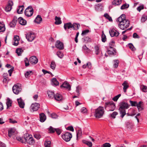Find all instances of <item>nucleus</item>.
I'll return each instance as SVG.
<instances>
[{
    "label": "nucleus",
    "instance_id": "f257e3e1",
    "mask_svg": "<svg viewBox=\"0 0 147 147\" xmlns=\"http://www.w3.org/2000/svg\"><path fill=\"white\" fill-rule=\"evenodd\" d=\"M117 21L119 22L118 26L121 29L125 30L129 26L130 22L126 19V16L124 14H122L117 18Z\"/></svg>",
    "mask_w": 147,
    "mask_h": 147
},
{
    "label": "nucleus",
    "instance_id": "f03ea898",
    "mask_svg": "<svg viewBox=\"0 0 147 147\" xmlns=\"http://www.w3.org/2000/svg\"><path fill=\"white\" fill-rule=\"evenodd\" d=\"M24 140L25 143H27L30 145H33L35 143V140L32 135L27 133L24 135Z\"/></svg>",
    "mask_w": 147,
    "mask_h": 147
},
{
    "label": "nucleus",
    "instance_id": "7ed1b4c3",
    "mask_svg": "<svg viewBox=\"0 0 147 147\" xmlns=\"http://www.w3.org/2000/svg\"><path fill=\"white\" fill-rule=\"evenodd\" d=\"M116 108L115 104L113 101L107 102L104 105L105 109L108 111H113Z\"/></svg>",
    "mask_w": 147,
    "mask_h": 147
},
{
    "label": "nucleus",
    "instance_id": "20e7f679",
    "mask_svg": "<svg viewBox=\"0 0 147 147\" xmlns=\"http://www.w3.org/2000/svg\"><path fill=\"white\" fill-rule=\"evenodd\" d=\"M104 112V107L101 106H99L95 109L94 114V116L96 118H100L103 116Z\"/></svg>",
    "mask_w": 147,
    "mask_h": 147
},
{
    "label": "nucleus",
    "instance_id": "39448f33",
    "mask_svg": "<svg viewBox=\"0 0 147 147\" xmlns=\"http://www.w3.org/2000/svg\"><path fill=\"white\" fill-rule=\"evenodd\" d=\"M22 90L20 84H15L12 88L13 92L16 94H18L20 92H21Z\"/></svg>",
    "mask_w": 147,
    "mask_h": 147
},
{
    "label": "nucleus",
    "instance_id": "423d86ee",
    "mask_svg": "<svg viewBox=\"0 0 147 147\" xmlns=\"http://www.w3.org/2000/svg\"><path fill=\"white\" fill-rule=\"evenodd\" d=\"M62 137L63 140L66 142L69 141L72 137L71 133L69 132H66L62 136Z\"/></svg>",
    "mask_w": 147,
    "mask_h": 147
},
{
    "label": "nucleus",
    "instance_id": "0eeeda50",
    "mask_svg": "<svg viewBox=\"0 0 147 147\" xmlns=\"http://www.w3.org/2000/svg\"><path fill=\"white\" fill-rule=\"evenodd\" d=\"M119 106V109H125L129 108L130 106L127 102H126L124 101H122L120 102Z\"/></svg>",
    "mask_w": 147,
    "mask_h": 147
},
{
    "label": "nucleus",
    "instance_id": "6e6552de",
    "mask_svg": "<svg viewBox=\"0 0 147 147\" xmlns=\"http://www.w3.org/2000/svg\"><path fill=\"white\" fill-rule=\"evenodd\" d=\"M26 37L28 41L32 42L35 38V36L34 33L29 32L26 34Z\"/></svg>",
    "mask_w": 147,
    "mask_h": 147
},
{
    "label": "nucleus",
    "instance_id": "1a4fd4ad",
    "mask_svg": "<svg viewBox=\"0 0 147 147\" xmlns=\"http://www.w3.org/2000/svg\"><path fill=\"white\" fill-rule=\"evenodd\" d=\"M55 46L56 48L59 50H63L64 49V45L62 42L58 40L56 41Z\"/></svg>",
    "mask_w": 147,
    "mask_h": 147
},
{
    "label": "nucleus",
    "instance_id": "9d476101",
    "mask_svg": "<svg viewBox=\"0 0 147 147\" xmlns=\"http://www.w3.org/2000/svg\"><path fill=\"white\" fill-rule=\"evenodd\" d=\"M109 33L112 37H117L119 35V32L113 28L109 30Z\"/></svg>",
    "mask_w": 147,
    "mask_h": 147
},
{
    "label": "nucleus",
    "instance_id": "9b49d317",
    "mask_svg": "<svg viewBox=\"0 0 147 147\" xmlns=\"http://www.w3.org/2000/svg\"><path fill=\"white\" fill-rule=\"evenodd\" d=\"M13 5V2L12 1H9L7 5L5 7V10L7 12L10 11L11 10L12 6Z\"/></svg>",
    "mask_w": 147,
    "mask_h": 147
},
{
    "label": "nucleus",
    "instance_id": "f8f14e48",
    "mask_svg": "<svg viewBox=\"0 0 147 147\" xmlns=\"http://www.w3.org/2000/svg\"><path fill=\"white\" fill-rule=\"evenodd\" d=\"M8 74L7 73H4L3 75V84H7L8 82L10 81V79L8 77Z\"/></svg>",
    "mask_w": 147,
    "mask_h": 147
},
{
    "label": "nucleus",
    "instance_id": "ddd939ff",
    "mask_svg": "<svg viewBox=\"0 0 147 147\" xmlns=\"http://www.w3.org/2000/svg\"><path fill=\"white\" fill-rule=\"evenodd\" d=\"M40 105L39 103L35 102L32 104L30 109L33 111H37L40 108Z\"/></svg>",
    "mask_w": 147,
    "mask_h": 147
},
{
    "label": "nucleus",
    "instance_id": "4468645a",
    "mask_svg": "<svg viewBox=\"0 0 147 147\" xmlns=\"http://www.w3.org/2000/svg\"><path fill=\"white\" fill-rule=\"evenodd\" d=\"M29 61L32 64H36L37 63L38 59L36 56H33L30 57Z\"/></svg>",
    "mask_w": 147,
    "mask_h": 147
},
{
    "label": "nucleus",
    "instance_id": "2eb2a0df",
    "mask_svg": "<svg viewBox=\"0 0 147 147\" xmlns=\"http://www.w3.org/2000/svg\"><path fill=\"white\" fill-rule=\"evenodd\" d=\"M20 108L23 109L24 107V103L21 98H18L17 99Z\"/></svg>",
    "mask_w": 147,
    "mask_h": 147
},
{
    "label": "nucleus",
    "instance_id": "dca6fc26",
    "mask_svg": "<svg viewBox=\"0 0 147 147\" xmlns=\"http://www.w3.org/2000/svg\"><path fill=\"white\" fill-rule=\"evenodd\" d=\"M61 88L63 87L66 88L67 89L69 90H70L71 89V86L67 82H65L64 83L62 84L61 86Z\"/></svg>",
    "mask_w": 147,
    "mask_h": 147
},
{
    "label": "nucleus",
    "instance_id": "f3484780",
    "mask_svg": "<svg viewBox=\"0 0 147 147\" xmlns=\"http://www.w3.org/2000/svg\"><path fill=\"white\" fill-rule=\"evenodd\" d=\"M17 19V18L16 16H14V17L13 20L9 24V26L10 27H13L15 26L16 24Z\"/></svg>",
    "mask_w": 147,
    "mask_h": 147
},
{
    "label": "nucleus",
    "instance_id": "a211bd4d",
    "mask_svg": "<svg viewBox=\"0 0 147 147\" xmlns=\"http://www.w3.org/2000/svg\"><path fill=\"white\" fill-rule=\"evenodd\" d=\"M72 24L69 22L64 23L63 27L65 30H66L67 29H69L72 28Z\"/></svg>",
    "mask_w": 147,
    "mask_h": 147
},
{
    "label": "nucleus",
    "instance_id": "6ab92c4d",
    "mask_svg": "<svg viewBox=\"0 0 147 147\" xmlns=\"http://www.w3.org/2000/svg\"><path fill=\"white\" fill-rule=\"evenodd\" d=\"M40 121L42 122H43L46 119L45 114L43 113H40L39 114Z\"/></svg>",
    "mask_w": 147,
    "mask_h": 147
},
{
    "label": "nucleus",
    "instance_id": "aec40b11",
    "mask_svg": "<svg viewBox=\"0 0 147 147\" xmlns=\"http://www.w3.org/2000/svg\"><path fill=\"white\" fill-rule=\"evenodd\" d=\"M111 50H109L108 49L107 51V53L109 55H115L116 53V49L115 48L111 49Z\"/></svg>",
    "mask_w": 147,
    "mask_h": 147
},
{
    "label": "nucleus",
    "instance_id": "412c9836",
    "mask_svg": "<svg viewBox=\"0 0 147 147\" xmlns=\"http://www.w3.org/2000/svg\"><path fill=\"white\" fill-rule=\"evenodd\" d=\"M54 98L57 101H60L62 100L63 96L60 94L57 93L55 95Z\"/></svg>",
    "mask_w": 147,
    "mask_h": 147
},
{
    "label": "nucleus",
    "instance_id": "4be33fe9",
    "mask_svg": "<svg viewBox=\"0 0 147 147\" xmlns=\"http://www.w3.org/2000/svg\"><path fill=\"white\" fill-rule=\"evenodd\" d=\"M20 24L22 25H25L26 24V21L24 20L22 17H19L18 19Z\"/></svg>",
    "mask_w": 147,
    "mask_h": 147
},
{
    "label": "nucleus",
    "instance_id": "5701e85b",
    "mask_svg": "<svg viewBox=\"0 0 147 147\" xmlns=\"http://www.w3.org/2000/svg\"><path fill=\"white\" fill-rule=\"evenodd\" d=\"M80 27V24L79 23H74L72 25V28L74 30H77L79 29Z\"/></svg>",
    "mask_w": 147,
    "mask_h": 147
},
{
    "label": "nucleus",
    "instance_id": "b1692460",
    "mask_svg": "<svg viewBox=\"0 0 147 147\" xmlns=\"http://www.w3.org/2000/svg\"><path fill=\"white\" fill-rule=\"evenodd\" d=\"M42 20V19L41 16L39 15L37 16L34 20V22L37 24H39Z\"/></svg>",
    "mask_w": 147,
    "mask_h": 147
},
{
    "label": "nucleus",
    "instance_id": "393cba45",
    "mask_svg": "<svg viewBox=\"0 0 147 147\" xmlns=\"http://www.w3.org/2000/svg\"><path fill=\"white\" fill-rule=\"evenodd\" d=\"M55 19V24L59 25L61 24L62 23V22L60 17H57V16H56Z\"/></svg>",
    "mask_w": 147,
    "mask_h": 147
},
{
    "label": "nucleus",
    "instance_id": "a878e982",
    "mask_svg": "<svg viewBox=\"0 0 147 147\" xmlns=\"http://www.w3.org/2000/svg\"><path fill=\"white\" fill-rule=\"evenodd\" d=\"M143 102L142 101H140L138 103H137L136 106L139 111H141L143 109L142 105Z\"/></svg>",
    "mask_w": 147,
    "mask_h": 147
},
{
    "label": "nucleus",
    "instance_id": "bb28decb",
    "mask_svg": "<svg viewBox=\"0 0 147 147\" xmlns=\"http://www.w3.org/2000/svg\"><path fill=\"white\" fill-rule=\"evenodd\" d=\"M25 11L30 13V16H32L33 13V9L32 6H29L25 10Z\"/></svg>",
    "mask_w": 147,
    "mask_h": 147
},
{
    "label": "nucleus",
    "instance_id": "cd10ccee",
    "mask_svg": "<svg viewBox=\"0 0 147 147\" xmlns=\"http://www.w3.org/2000/svg\"><path fill=\"white\" fill-rule=\"evenodd\" d=\"M15 132V131L12 128H9L8 130V136L9 138H11L12 136Z\"/></svg>",
    "mask_w": 147,
    "mask_h": 147
},
{
    "label": "nucleus",
    "instance_id": "c85d7f7f",
    "mask_svg": "<svg viewBox=\"0 0 147 147\" xmlns=\"http://www.w3.org/2000/svg\"><path fill=\"white\" fill-rule=\"evenodd\" d=\"M119 113L120 115V117L123 118L124 116L126 114V110L125 109H119Z\"/></svg>",
    "mask_w": 147,
    "mask_h": 147
},
{
    "label": "nucleus",
    "instance_id": "c756f323",
    "mask_svg": "<svg viewBox=\"0 0 147 147\" xmlns=\"http://www.w3.org/2000/svg\"><path fill=\"white\" fill-rule=\"evenodd\" d=\"M6 105L7 106V109H8L9 107L11 106L12 101L9 98H8L7 99Z\"/></svg>",
    "mask_w": 147,
    "mask_h": 147
},
{
    "label": "nucleus",
    "instance_id": "7c9ffc66",
    "mask_svg": "<svg viewBox=\"0 0 147 147\" xmlns=\"http://www.w3.org/2000/svg\"><path fill=\"white\" fill-rule=\"evenodd\" d=\"M24 6L23 5H20L19 6V8L17 10V13L18 14L22 13L24 9Z\"/></svg>",
    "mask_w": 147,
    "mask_h": 147
},
{
    "label": "nucleus",
    "instance_id": "2f4dec72",
    "mask_svg": "<svg viewBox=\"0 0 147 147\" xmlns=\"http://www.w3.org/2000/svg\"><path fill=\"white\" fill-rule=\"evenodd\" d=\"M47 94L49 97L51 99H53L55 95L53 92L51 91H48Z\"/></svg>",
    "mask_w": 147,
    "mask_h": 147
},
{
    "label": "nucleus",
    "instance_id": "473e14b6",
    "mask_svg": "<svg viewBox=\"0 0 147 147\" xmlns=\"http://www.w3.org/2000/svg\"><path fill=\"white\" fill-rule=\"evenodd\" d=\"M122 85L123 86V90L124 92H126V90L129 87V86L128 83L126 81H125Z\"/></svg>",
    "mask_w": 147,
    "mask_h": 147
},
{
    "label": "nucleus",
    "instance_id": "72a5a7b5",
    "mask_svg": "<svg viewBox=\"0 0 147 147\" xmlns=\"http://www.w3.org/2000/svg\"><path fill=\"white\" fill-rule=\"evenodd\" d=\"M95 54L97 55L100 53V48L98 45H96L94 47Z\"/></svg>",
    "mask_w": 147,
    "mask_h": 147
},
{
    "label": "nucleus",
    "instance_id": "f704fd0d",
    "mask_svg": "<svg viewBox=\"0 0 147 147\" xmlns=\"http://www.w3.org/2000/svg\"><path fill=\"white\" fill-rule=\"evenodd\" d=\"M121 2L122 0H114L112 2V3L113 5L116 6L119 5Z\"/></svg>",
    "mask_w": 147,
    "mask_h": 147
},
{
    "label": "nucleus",
    "instance_id": "c9c22d12",
    "mask_svg": "<svg viewBox=\"0 0 147 147\" xmlns=\"http://www.w3.org/2000/svg\"><path fill=\"white\" fill-rule=\"evenodd\" d=\"M101 40L102 42H105L107 41V38L106 35L104 34V31H102L101 34Z\"/></svg>",
    "mask_w": 147,
    "mask_h": 147
},
{
    "label": "nucleus",
    "instance_id": "e433bc0d",
    "mask_svg": "<svg viewBox=\"0 0 147 147\" xmlns=\"http://www.w3.org/2000/svg\"><path fill=\"white\" fill-rule=\"evenodd\" d=\"M23 50L22 48H18L16 50V53L17 54L18 56H20L23 52Z\"/></svg>",
    "mask_w": 147,
    "mask_h": 147
},
{
    "label": "nucleus",
    "instance_id": "4c0bfd02",
    "mask_svg": "<svg viewBox=\"0 0 147 147\" xmlns=\"http://www.w3.org/2000/svg\"><path fill=\"white\" fill-rule=\"evenodd\" d=\"M82 48L83 51L85 52L86 53H89L90 52V50L87 47L86 45H84L83 46Z\"/></svg>",
    "mask_w": 147,
    "mask_h": 147
},
{
    "label": "nucleus",
    "instance_id": "58836bf2",
    "mask_svg": "<svg viewBox=\"0 0 147 147\" xmlns=\"http://www.w3.org/2000/svg\"><path fill=\"white\" fill-rule=\"evenodd\" d=\"M114 62L113 66L115 68H117L119 63V61L118 59H115L113 60Z\"/></svg>",
    "mask_w": 147,
    "mask_h": 147
},
{
    "label": "nucleus",
    "instance_id": "ea45409f",
    "mask_svg": "<svg viewBox=\"0 0 147 147\" xmlns=\"http://www.w3.org/2000/svg\"><path fill=\"white\" fill-rule=\"evenodd\" d=\"M48 130L49 133L52 134L55 132V128L51 126H50L48 128Z\"/></svg>",
    "mask_w": 147,
    "mask_h": 147
},
{
    "label": "nucleus",
    "instance_id": "a19ab883",
    "mask_svg": "<svg viewBox=\"0 0 147 147\" xmlns=\"http://www.w3.org/2000/svg\"><path fill=\"white\" fill-rule=\"evenodd\" d=\"M132 124L129 122H127L125 123L126 127L127 128L131 129L132 127Z\"/></svg>",
    "mask_w": 147,
    "mask_h": 147
},
{
    "label": "nucleus",
    "instance_id": "79ce46f5",
    "mask_svg": "<svg viewBox=\"0 0 147 147\" xmlns=\"http://www.w3.org/2000/svg\"><path fill=\"white\" fill-rule=\"evenodd\" d=\"M52 82L53 84L55 86H58L59 85V82L57 80L56 78H53L52 79Z\"/></svg>",
    "mask_w": 147,
    "mask_h": 147
},
{
    "label": "nucleus",
    "instance_id": "37998d69",
    "mask_svg": "<svg viewBox=\"0 0 147 147\" xmlns=\"http://www.w3.org/2000/svg\"><path fill=\"white\" fill-rule=\"evenodd\" d=\"M82 39L84 41H85L86 42H92L91 39L88 36L85 37L84 38H82Z\"/></svg>",
    "mask_w": 147,
    "mask_h": 147
},
{
    "label": "nucleus",
    "instance_id": "c03bdc74",
    "mask_svg": "<svg viewBox=\"0 0 147 147\" xmlns=\"http://www.w3.org/2000/svg\"><path fill=\"white\" fill-rule=\"evenodd\" d=\"M104 16L109 21L112 22L113 21L111 17L107 13H105L104 14Z\"/></svg>",
    "mask_w": 147,
    "mask_h": 147
},
{
    "label": "nucleus",
    "instance_id": "a18cd8bd",
    "mask_svg": "<svg viewBox=\"0 0 147 147\" xmlns=\"http://www.w3.org/2000/svg\"><path fill=\"white\" fill-rule=\"evenodd\" d=\"M118 114V113L116 111H114L112 113L110 114L109 116L113 119H115L116 117V116Z\"/></svg>",
    "mask_w": 147,
    "mask_h": 147
},
{
    "label": "nucleus",
    "instance_id": "49530a36",
    "mask_svg": "<svg viewBox=\"0 0 147 147\" xmlns=\"http://www.w3.org/2000/svg\"><path fill=\"white\" fill-rule=\"evenodd\" d=\"M82 134V131L81 129H78L77 133V138L78 139V138H80Z\"/></svg>",
    "mask_w": 147,
    "mask_h": 147
},
{
    "label": "nucleus",
    "instance_id": "de8ad7c7",
    "mask_svg": "<svg viewBox=\"0 0 147 147\" xmlns=\"http://www.w3.org/2000/svg\"><path fill=\"white\" fill-rule=\"evenodd\" d=\"M5 30V25L0 22V32H3Z\"/></svg>",
    "mask_w": 147,
    "mask_h": 147
},
{
    "label": "nucleus",
    "instance_id": "09e8293b",
    "mask_svg": "<svg viewBox=\"0 0 147 147\" xmlns=\"http://www.w3.org/2000/svg\"><path fill=\"white\" fill-rule=\"evenodd\" d=\"M45 147H51V142L50 141H46L44 143Z\"/></svg>",
    "mask_w": 147,
    "mask_h": 147
},
{
    "label": "nucleus",
    "instance_id": "8fccbe9b",
    "mask_svg": "<svg viewBox=\"0 0 147 147\" xmlns=\"http://www.w3.org/2000/svg\"><path fill=\"white\" fill-rule=\"evenodd\" d=\"M16 139L18 141H20L22 143L25 144V140H23V139H24V137L22 138L20 137H16Z\"/></svg>",
    "mask_w": 147,
    "mask_h": 147
},
{
    "label": "nucleus",
    "instance_id": "3c124183",
    "mask_svg": "<svg viewBox=\"0 0 147 147\" xmlns=\"http://www.w3.org/2000/svg\"><path fill=\"white\" fill-rule=\"evenodd\" d=\"M56 67V64L55 62L54 61H52L50 65L51 68L53 69L54 70L55 69Z\"/></svg>",
    "mask_w": 147,
    "mask_h": 147
},
{
    "label": "nucleus",
    "instance_id": "603ef678",
    "mask_svg": "<svg viewBox=\"0 0 147 147\" xmlns=\"http://www.w3.org/2000/svg\"><path fill=\"white\" fill-rule=\"evenodd\" d=\"M57 55L60 58H61L63 56V53L60 51H58L57 53Z\"/></svg>",
    "mask_w": 147,
    "mask_h": 147
},
{
    "label": "nucleus",
    "instance_id": "864d4df0",
    "mask_svg": "<svg viewBox=\"0 0 147 147\" xmlns=\"http://www.w3.org/2000/svg\"><path fill=\"white\" fill-rule=\"evenodd\" d=\"M129 4L125 3L123 4L121 7V9H124L126 8H127L129 7Z\"/></svg>",
    "mask_w": 147,
    "mask_h": 147
},
{
    "label": "nucleus",
    "instance_id": "5fc2aeb1",
    "mask_svg": "<svg viewBox=\"0 0 147 147\" xmlns=\"http://www.w3.org/2000/svg\"><path fill=\"white\" fill-rule=\"evenodd\" d=\"M129 48L132 51H134L136 50L133 45L131 43H129L128 44Z\"/></svg>",
    "mask_w": 147,
    "mask_h": 147
},
{
    "label": "nucleus",
    "instance_id": "6e6d98bb",
    "mask_svg": "<svg viewBox=\"0 0 147 147\" xmlns=\"http://www.w3.org/2000/svg\"><path fill=\"white\" fill-rule=\"evenodd\" d=\"M129 102L131 104V106L132 107L136 106L138 103L136 101H133L131 100H129Z\"/></svg>",
    "mask_w": 147,
    "mask_h": 147
},
{
    "label": "nucleus",
    "instance_id": "4d7b16f0",
    "mask_svg": "<svg viewBox=\"0 0 147 147\" xmlns=\"http://www.w3.org/2000/svg\"><path fill=\"white\" fill-rule=\"evenodd\" d=\"M115 42L113 41H112L110 42L109 43V48L110 49L114 48L113 47L115 46Z\"/></svg>",
    "mask_w": 147,
    "mask_h": 147
},
{
    "label": "nucleus",
    "instance_id": "13d9d810",
    "mask_svg": "<svg viewBox=\"0 0 147 147\" xmlns=\"http://www.w3.org/2000/svg\"><path fill=\"white\" fill-rule=\"evenodd\" d=\"M121 94H119L115 96L113 98V100L114 101H117L119 98L121 96Z\"/></svg>",
    "mask_w": 147,
    "mask_h": 147
},
{
    "label": "nucleus",
    "instance_id": "bf43d9fd",
    "mask_svg": "<svg viewBox=\"0 0 147 147\" xmlns=\"http://www.w3.org/2000/svg\"><path fill=\"white\" fill-rule=\"evenodd\" d=\"M89 30L88 29H86L82 31L81 34L82 35V36L86 35L89 32Z\"/></svg>",
    "mask_w": 147,
    "mask_h": 147
},
{
    "label": "nucleus",
    "instance_id": "052dcab7",
    "mask_svg": "<svg viewBox=\"0 0 147 147\" xmlns=\"http://www.w3.org/2000/svg\"><path fill=\"white\" fill-rule=\"evenodd\" d=\"M81 111L83 113H87V110L86 108L83 107L81 109Z\"/></svg>",
    "mask_w": 147,
    "mask_h": 147
},
{
    "label": "nucleus",
    "instance_id": "680f3d73",
    "mask_svg": "<svg viewBox=\"0 0 147 147\" xmlns=\"http://www.w3.org/2000/svg\"><path fill=\"white\" fill-rule=\"evenodd\" d=\"M25 63V65L26 67H27L29 65V61L28 59L27 58H25L24 60Z\"/></svg>",
    "mask_w": 147,
    "mask_h": 147
},
{
    "label": "nucleus",
    "instance_id": "e2e57ef3",
    "mask_svg": "<svg viewBox=\"0 0 147 147\" xmlns=\"http://www.w3.org/2000/svg\"><path fill=\"white\" fill-rule=\"evenodd\" d=\"M32 73V71H26V73L25 74V76L26 78L29 77L30 76V74Z\"/></svg>",
    "mask_w": 147,
    "mask_h": 147
},
{
    "label": "nucleus",
    "instance_id": "0e129e2a",
    "mask_svg": "<svg viewBox=\"0 0 147 147\" xmlns=\"http://www.w3.org/2000/svg\"><path fill=\"white\" fill-rule=\"evenodd\" d=\"M55 131L58 135H59L61 133V130L59 128H55Z\"/></svg>",
    "mask_w": 147,
    "mask_h": 147
},
{
    "label": "nucleus",
    "instance_id": "69168bd1",
    "mask_svg": "<svg viewBox=\"0 0 147 147\" xmlns=\"http://www.w3.org/2000/svg\"><path fill=\"white\" fill-rule=\"evenodd\" d=\"M147 19V16H143L141 19V21L142 22H144Z\"/></svg>",
    "mask_w": 147,
    "mask_h": 147
},
{
    "label": "nucleus",
    "instance_id": "338daca9",
    "mask_svg": "<svg viewBox=\"0 0 147 147\" xmlns=\"http://www.w3.org/2000/svg\"><path fill=\"white\" fill-rule=\"evenodd\" d=\"M144 9V7L143 5H141L137 8V9L138 11L140 12V11L143 9Z\"/></svg>",
    "mask_w": 147,
    "mask_h": 147
},
{
    "label": "nucleus",
    "instance_id": "774afa93",
    "mask_svg": "<svg viewBox=\"0 0 147 147\" xmlns=\"http://www.w3.org/2000/svg\"><path fill=\"white\" fill-rule=\"evenodd\" d=\"M111 145L109 143H106L103 144V147H110Z\"/></svg>",
    "mask_w": 147,
    "mask_h": 147
}]
</instances>
